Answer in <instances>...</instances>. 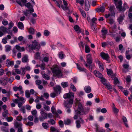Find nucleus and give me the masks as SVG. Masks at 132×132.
<instances>
[{
  "mask_svg": "<svg viewBox=\"0 0 132 132\" xmlns=\"http://www.w3.org/2000/svg\"><path fill=\"white\" fill-rule=\"evenodd\" d=\"M119 4V5H118V7L117 9L120 12H124L129 8L126 2L123 3V6H122V2H120Z\"/></svg>",
  "mask_w": 132,
  "mask_h": 132,
  "instance_id": "7ed1b4c3",
  "label": "nucleus"
},
{
  "mask_svg": "<svg viewBox=\"0 0 132 132\" xmlns=\"http://www.w3.org/2000/svg\"><path fill=\"white\" fill-rule=\"evenodd\" d=\"M25 95L26 97L27 98L30 97V94L28 90H26V91Z\"/></svg>",
  "mask_w": 132,
  "mask_h": 132,
  "instance_id": "864d4df0",
  "label": "nucleus"
},
{
  "mask_svg": "<svg viewBox=\"0 0 132 132\" xmlns=\"http://www.w3.org/2000/svg\"><path fill=\"white\" fill-rule=\"evenodd\" d=\"M47 122L50 124L52 125H54L56 122L53 119H51L50 120H48Z\"/></svg>",
  "mask_w": 132,
  "mask_h": 132,
  "instance_id": "a19ab883",
  "label": "nucleus"
},
{
  "mask_svg": "<svg viewBox=\"0 0 132 132\" xmlns=\"http://www.w3.org/2000/svg\"><path fill=\"white\" fill-rule=\"evenodd\" d=\"M16 2L21 6H24V4H22L21 2L23 3L24 4H26L27 2V1L26 0H16Z\"/></svg>",
  "mask_w": 132,
  "mask_h": 132,
  "instance_id": "6ab92c4d",
  "label": "nucleus"
},
{
  "mask_svg": "<svg viewBox=\"0 0 132 132\" xmlns=\"http://www.w3.org/2000/svg\"><path fill=\"white\" fill-rule=\"evenodd\" d=\"M53 89L54 92L57 94H60L61 93V88L59 85H56L55 87H54Z\"/></svg>",
  "mask_w": 132,
  "mask_h": 132,
  "instance_id": "9b49d317",
  "label": "nucleus"
},
{
  "mask_svg": "<svg viewBox=\"0 0 132 132\" xmlns=\"http://www.w3.org/2000/svg\"><path fill=\"white\" fill-rule=\"evenodd\" d=\"M122 92L123 93L124 95L126 96L128 95L129 93V92L127 90H123Z\"/></svg>",
  "mask_w": 132,
  "mask_h": 132,
  "instance_id": "338daca9",
  "label": "nucleus"
},
{
  "mask_svg": "<svg viewBox=\"0 0 132 132\" xmlns=\"http://www.w3.org/2000/svg\"><path fill=\"white\" fill-rule=\"evenodd\" d=\"M115 9V7L114 5L112 6L111 5L110 6L109 10L110 12L112 13H114V9Z\"/></svg>",
  "mask_w": 132,
  "mask_h": 132,
  "instance_id": "c85d7f7f",
  "label": "nucleus"
},
{
  "mask_svg": "<svg viewBox=\"0 0 132 132\" xmlns=\"http://www.w3.org/2000/svg\"><path fill=\"white\" fill-rule=\"evenodd\" d=\"M35 32L33 28L31 27L29 29V33L33 35Z\"/></svg>",
  "mask_w": 132,
  "mask_h": 132,
  "instance_id": "a18cd8bd",
  "label": "nucleus"
},
{
  "mask_svg": "<svg viewBox=\"0 0 132 132\" xmlns=\"http://www.w3.org/2000/svg\"><path fill=\"white\" fill-rule=\"evenodd\" d=\"M52 0L55 2L57 6L59 7L60 8L61 7L64 11H67L69 10L68 7L67 6H64L62 5L63 2L61 0H59L58 1Z\"/></svg>",
  "mask_w": 132,
  "mask_h": 132,
  "instance_id": "39448f33",
  "label": "nucleus"
},
{
  "mask_svg": "<svg viewBox=\"0 0 132 132\" xmlns=\"http://www.w3.org/2000/svg\"><path fill=\"white\" fill-rule=\"evenodd\" d=\"M78 45L80 48H82V49L84 48V45L83 42L82 41H81L80 43H78Z\"/></svg>",
  "mask_w": 132,
  "mask_h": 132,
  "instance_id": "09e8293b",
  "label": "nucleus"
},
{
  "mask_svg": "<svg viewBox=\"0 0 132 132\" xmlns=\"http://www.w3.org/2000/svg\"><path fill=\"white\" fill-rule=\"evenodd\" d=\"M90 108L88 107L84 108L82 104L79 103L77 109L75 110L76 114L73 117L74 119H76L80 115H86L90 111Z\"/></svg>",
  "mask_w": 132,
  "mask_h": 132,
  "instance_id": "f257e3e1",
  "label": "nucleus"
},
{
  "mask_svg": "<svg viewBox=\"0 0 132 132\" xmlns=\"http://www.w3.org/2000/svg\"><path fill=\"white\" fill-rule=\"evenodd\" d=\"M38 46L37 42L36 40H35L32 42V44L29 45L28 47L30 50H33L35 49Z\"/></svg>",
  "mask_w": 132,
  "mask_h": 132,
  "instance_id": "6e6552de",
  "label": "nucleus"
},
{
  "mask_svg": "<svg viewBox=\"0 0 132 132\" xmlns=\"http://www.w3.org/2000/svg\"><path fill=\"white\" fill-rule=\"evenodd\" d=\"M28 58V55H24L22 59V62L23 63H26L28 62L29 60Z\"/></svg>",
  "mask_w": 132,
  "mask_h": 132,
  "instance_id": "b1692460",
  "label": "nucleus"
},
{
  "mask_svg": "<svg viewBox=\"0 0 132 132\" xmlns=\"http://www.w3.org/2000/svg\"><path fill=\"white\" fill-rule=\"evenodd\" d=\"M80 120H77L76 121V124L77 128H79L81 127L80 125V121H81L83 123L84 122V120L82 119V118L80 117Z\"/></svg>",
  "mask_w": 132,
  "mask_h": 132,
  "instance_id": "f3484780",
  "label": "nucleus"
},
{
  "mask_svg": "<svg viewBox=\"0 0 132 132\" xmlns=\"http://www.w3.org/2000/svg\"><path fill=\"white\" fill-rule=\"evenodd\" d=\"M81 14L82 16L84 18H85L86 17V14L85 12V11L82 10H81L80 11Z\"/></svg>",
  "mask_w": 132,
  "mask_h": 132,
  "instance_id": "4d7b16f0",
  "label": "nucleus"
},
{
  "mask_svg": "<svg viewBox=\"0 0 132 132\" xmlns=\"http://www.w3.org/2000/svg\"><path fill=\"white\" fill-rule=\"evenodd\" d=\"M46 64L44 63H43L40 65V68L41 69L43 70H44L45 69Z\"/></svg>",
  "mask_w": 132,
  "mask_h": 132,
  "instance_id": "79ce46f5",
  "label": "nucleus"
},
{
  "mask_svg": "<svg viewBox=\"0 0 132 132\" xmlns=\"http://www.w3.org/2000/svg\"><path fill=\"white\" fill-rule=\"evenodd\" d=\"M74 29L77 33L79 34L81 32V29L78 25H76L74 26Z\"/></svg>",
  "mask_w": 132,
  "mask_h": 132,
  "instance_id": "5701e85b",
  "label": "nucleus"
},
{
  "mask_svg": "<svg viewBox=\"0 0 132 132\" xmlns=\"http://www.w3.org/2000/svg\"><path fill=\"white\" fill-rule=\"evenodd\" d=\"M49 60V57H45L43 59V60L45 62H48Z\"/></svg>",
  "mask_w": 132,
  "mask_h": 132,
  "instance_id": "680f3d73",
  "label": "nucleus"
},
{
  "mask_svg": "<svg viewBox=\"0 0 132 132\" xmlns=\"http://www.w3.org/2000/svg\"><path fill=\"white\" fill-rule=\"evenodd\" d=\"M40 113L41 114V116L43 117L45 119L47 118V114L46 113H45L44 110L43 109L41 110Z\"/></svg>",
  "mask_w": 132,
  "mask_h": 132,
  "instance_id": "393cba45",
  "label": "nucleus"
},
{
  "mask_svg": "<svg viewBox=\"0 0 132 132\" xmlns=\"http://www.w3.org/2000/svg\"><path fill=\"white\" fill-rule=\"evenodd\" d=\"M84 90L85 92L87 93H90L92 91L91 87L89 86H85L84 88Z\"/></svg>",
  "mask_w": 132,
  "mask_h": 132,
  "instance_id": "a211bd4d",
  "label": "nucleus"
},
{
  "mask_svg": "<svg viewBox=\"0 0 132 132\" xmlns=\"http://www.w3.org/2000/svg\"><path fill=\"white\" fill-rule=\"evenodd\" d=\"M94 73L96 77L100 78H102V77H103L102 74L98 71L95 70L94 71Z\"/></svg>",
  "mask_w": 132,
  "mask_h": 132,
  "instance_id": "4be33fe9",
  "label": "nucleus"
},
{
  "mask_svg": "<svg viewBox=\"0 0 132 132\" xmlns=\"http://www.w3.org/2000/svg\"><path fill=\"white\" fill-rule=\"evenodd\" d=\"M100 79H101V82L104 85L107 83L106 82V80L105 78H103V77H102V78H100Z\"/></svg>",
  "mask_w": 132,
  "mask_h": 132,
  "instance_id": "ea45409f",
  "label": "nucleus"
},
{
  "mask_svg": "<svg viewBox=\"0 0 132 132\" xmlns=\"http://www.w3.org/2000/svg\"><path fill=\"white\" fill-rule=\"evenodd\" d=\"M43 77L45 79L48 80L50 79V77L47 74L44 73L43 75Z\"/></svg>",
  "mask_w": 132,
  "mask_h": 132,
  "instance_id": "e433bc0d",
  "label": "nucleus"
},
{
  "mask_svg": "<svg viewBox=\"0 0 132 132\" xmlns=\"http://www.w3.org/2000/svg\"><path fill=\"white\" fill-rule=\"evenodd\" d=\"M76 2L77 3H79L82 6L84 4V0H77L76 1Z\"/></svg>",
  "mask_w": 132,
  "mask_h": 132,
  "instance_id": "58836bf2",
  "label": "nucleus"
},
{
  "mask_svg": "<svg viewBox=\"0 0 132 132\" xmlns=\"http://www.w3.org/2000/svg\"><path fill=\"white\" fill-rule=\"evenodd\" d=\"M85 45V52L86 53H89L90 51L89 46L87 45Z\"/></svg>",
  "mask_w": 132,
  "mask_h": 132,
  "instance_id": "c756f323",
  "label": "nucleus"
},
{
  "mask_svg": "<svg viewBox=\"0 0 132 132\" xmlns=\"http://www.w3.org/2000/svg\"><path fill=\"white\" fill-rule=\"evenodd\" d=\"M18 27L21 29H23L24 27L23 24L22 22H19L18 23Z\"/></svg>",
  "mask_w": 132,
  "mask_h": 132,
  "instance_id": "cd10ccee",
  "label": "nucleus"
},
{
  "mask_svg": "<svg viewBox=\"0 0 132 132\" xmlns=\"http://www.w3.org/2000/svg\"><path fill=\"white\" fill-rule=\"evenodd\" d=\"M96 132H105V131L102 128H100L97 127L96 129Z\"/></svg>",
  "mask_w": 132,
  "mask_h": 132,
  "instance_id": "37998d69",
  "label": "nucleus"
},
{
  "mask_svg": "<svg viewBox=\"0 0 132 132\" xmlns=\"http://www.w3.org/2000/svg\"><path fill=\"white\" fill-rule=\"evenodd\" d=\"M50 34V32L47 30H44V35L46 36H48Z\"/></svg>",
  "mask_w": 132,
  "mask_h": 132,
  "instance_id": "3c124183",
  "label": "nucleus"
},
{
  "mask_svg": "<svg viewBox=\"0 0 132 132\" xmlns=\"http://www.w3.org/2000/svg\"><path fill=\"white\" fill-rule=\"evenodd\" d=\"M101 32L102 34V38L104 39L105 38H106V35L108 33L107 29L105 28H103L101 30Z\"/></svg>",
  "mask_w": 132,
  "mask_h": 132,
  "instance_id": "f8f14e48",
  "label": "nucleus"
},
{
  "mask_svg": "<svg viewBox=\"0 0 132 132\" xmlns=\"http://www.w3.org/2000/svg\"><path fill=\"white\" fill-rule=\"evenodd\" d=\"M14 62L13 61H10L9 59H7L6 61V64L8 67L12 66L13 65Z\"/></svg>",
  "mask_w": 132,
  "mask_h": 132,
  "instance_id": "2eb2a0df",
  "label": "nucleus"
},
{
  "mask_svg": "<svg viewBox=\"0 0 132 132\" xmlns=\"http://www.w3.org/2000/svg\"><path fill=\"white\" fill-rule=\"evenodd\" d=\"M22 125V123H19L17 121L15 122L14 123V126L16 128H18L17 132H23Z\"/></svg>",
  "mask_w": 132,
  "mask_h": 132,
  "instance_id": "423d86ee",
  "label": "nucleus"
},
{
  "mask_svg": "<svg viewBox=\"0 0 132 132\" xmlns=\"http://www.w3.org/2000/svg\"><path fill=\"white\" fill-rule=\"evenodd\" d=\"M19 101H22V102L23 103L25 102L26 99L25 98H24L23 97H22L19 98Z\"/></svg>",
  "mask_w": 132,
  "mask_h": 132,
  "instance_id": "0e129e2a",
  "label": "nucleus"
},
{
  "mask_svg": "<svg viewBox=\"0 0 132 132\" xmlns=\"http://www.w3.org/2000/svg\"><path fill=\"white\" fill-rule=\"evenodd\" d=\"M42 125L45 129H48V124L46 122L42 123Z\"/></svg>",
  "mask_w": 132,
  "mask_h": 132,
  "instance_id": "f704fd0d",
  "label": "nucleus"
},
{
  "mask_svg": "<svg viewBox=\"0 0 132 132\" xmlns=\"http://www.w3.org/2000/svg\"><path fill=\"white\" fill-rule=\"evenodd\" d=\"M123 16H124L121 15L118 18L117 20L119 24H121L123 20L124 19Z\"/></svg>",
  "mask_w": 132,
  "mask_h": 132,
  "instance_id": "bb28decb",
  "label": "nucleus"
},
{
  "mask_svg": "<svg viewBox=\"0 0 132 132\" xmlns=\"http://www.w3.org/2000/svg\"><path fill=\"white\" fill-rule=\"evenodd\" d=\"M1 30L4 33L7 32L8 29L7 28H6L5 27L2 26L0 28Z\"/></svg>",
  "mask_w": 132,
  "mask_h": 132,
  "instance_id": "7c9ffc66",
  "label": "nucleus"
},
{
  "mask_svg": "<svg viewBox=\"0 0 132 132\" xmlns=\"http://www.w3.org/2000/svg\"><path fill=\"white\" fill-rule=\"evenodd\" d=\"M61 85L64 88L67 87L68 86V82H63L61 84Z\"/></svg>",
  "mask_w": 132,
  "mask_h": 132,
  "instance_id": "4c0bfd02",
  "label": "nucleus"
},
{
  "mask_svg": "<svg viewBox=\"0 0 132 132\" xmlns=\"http://www.w3.org/2000/svg\"><path fill=\"white\" fill-rule=\"evenodd\" d=\"M87 62L89 64H91L92 62V58L90 54H88L86 56Z\"/></svg>",
  "mask_w": 132,
  "mask_h": 132,
  "instance_id": "4468645a",
  "label": "nucleus"
},
{
  "mask_svg": "<svg viewBox=\"0 0 132 132\" xmlns=\"http://www.w3.org/2000/svg\"><path fill=\"white\" fill-rule=\"evenodd\" d=\"M5 51L6 52H9L10 51L11 49V46L9 45H7L5 46Z\"/></svg>",
  "mask_w": 132,
  "mask_h": 132,
  "instance_id": "49530a36",
  "label": "nucleus"
},
{
  "mask_svg": "<svg viewBox=\"0 0 132 132\" xmlns=\"http://www.w3.org/2000/svg\"><path fill=\"white\" fill-rule=\"evenodd\" d=\"M51 111L53 113L57 115V114L56 112V110L54 106H53L51 108Z\"/></svg>",
  "mask_w": 132,
  "mask_h": 132,
  "instance_id": "de8ad7c7",
  "label": "nucleus"
},
{
  "mask_svg": "<svg viewBox=\"0 0 132 132\" xmlns=\"http://www.w3.org/2000/svg\"><path fill=\"white\" fill-rule=\"evenodd\" d=\"M100 56L103 60L108 61L109 59V57L108 53H105L103 52H101L100 54Z\"/></svg>",
  "mask_w": 132,
  "mask_h": 132,
  "instance_id": "1a4fd4ad",
  "label": "nucleus"
},
{
  "mask_svg": "<svg viewBox=\"0 0 132 132\" xmlns=\"http://www.w3.org/2000/svg\"><path fill=\"white\" fill-rule=\"evenodd\" d=\"M113 1L116 8L118 7V5H119V3L120 2H122L121 0H113Z\"/></svg>",
  "mask_w": 132,
  "mask_h": 132,
  "instance_id": "72a5a7b5",
  "label": "nucleus"
},
{
  "mask_svg": "<svg viewBox=\"0 0 132 132\" xmlns=\"http://www.w3.org/2000/svg\"><path fill=\"white\" fill-rule=\"evenodd\" d=\"M59 57L61 59H62L65 56V55L63 53V52L62 51H61L60 52L59 54Z\"/></svg>",
  "mask_w": 132,
  "mask_h": 132,
  "instance_id": "a878e982",
  "label": "nucleus"
},
{
  "mask_svg": "<svg viewBox=\"0 0 132 132\" xmlns=\"http://www.w3.org/2000/svg\"><path fill=\"white\" fill-rule=\"evenodd\" d=\"M23 119V118L21 115H19V116L16 118V119L19 121H21Z\"/></svg>",
  "mask_w": 132,
  "mask_h": 132,
  "instance_id": "052dcab7",
  "label": "nucleus"
},
{
  "mask_svg": "<svg viewBox=\"0 0 132 132\" xmlns=\"http://www.w3.org/2000/svg\"><path fill=\"white\" fill-rule=\"evenodd\" d=\"M78 69L80 72H84L85 73H87V70L85 68L82 67L80 66L79 64L78 63H76Z\"/></svg>",
  "mask_w": 132,
  "mask_h": 132,
  "instance_id": "ddd939ff",
  "label": "nucleus"
},
{
  "mask_svg": "<svg viewBox=\"0 0 132 132\" xmlns=\"http://www.w3.org/2000/svg\"><path fill=\"white\" fill-rule=\"evenodd\" d=\"M104 86L107 88L108 90L112 89V85L109 83H107L105 84Z\"/></svg>",
  "mask_w": 132,
  "mask_h": 132,
  "instance_id": "2f4dec72",
  "label": "nucleus"
},
{
  "mask_svg": "<svg viewBox=\"0 0 132 132\" xmlns=\"http://www.w3.org/2000/svg\"><path fill=\"white\" fill-rule=\"evenodd\" d=\"M114 83L115 85L117 84H119V81L118 79L117 78L115 77L114 78Z\"/></svg>",
  "mask_w": 132,
  "mask_h": 132,
  "instance_id": "13d9d810",
  "label": "nucleus"
},
{
  "mask_svg": "<svg viewBox=\"0 0 132 132\" xmlns=\"http://www.w3.org/2000/svg\"><path fill=\"white\" fill-rule=\"evenodd\" d=\"M7 120L8 122L12 121L13 120V118L12 117H7Z\"/></svg>",
  "mask_w": 132,
  "mask_h": 132,
  "instance_id": "69168bd1",
  "label": "nucleus"
},
{
  "mask_svg": "<svg viewBox=\"0 0 132 132\" xmlns=\"http://www.w3.org/2000/svg\"><path fill=\"white\" fill-rule=\"evenodd\" d=\"M122 120L125 127L127 128H128L129 127L128 124V121L126 117L124 116H122Z\"/></svg>",
  "mask_w": 132,
  "mask_h": 132,
  "instance_id": "dca6fc26",
  "label": "nucleus"
},
{
  "mask_svg": "<svg viewBox=\"0 0 132 132\" xmlns=\"http://www.w3.org/2000/svg\"><path fill=\"white\" fill-rule=\"evenodd\" d=\"M44 109L47 111H48L50 110V108L49 107L46 105H44Z\"/></svg>",
  "mask_w": 132,
  "mask_h": 132,
  "instance_id": "774afa93",
  "label": "nucleus"
},
{
  "mask_svg": "<svg viewBox=\"0 0 132 132\" xmlns=\"http://www.w3.org/2000/svg\"><path fill=\"white\" fill-rule=\"evenodd\" d=\"M50 130L52 132H59V131L55 128L53 126H51L50 127Z\"/></svg>",
  "mask_w": 132,
  "mask_h": 132,
  "instance_id": "c9c22d12",
  "label": "nucleus"
},
{
  "mask_svg": "<svg viewBox=\"0 0 132 132\" xmlns=\"http://www.w3.org/2000/svg\"><path fill=\"white\" fill-rule=\"evenodd\" d=\"M59 125L61 127H62L64 126L63 122L61 120H60L59 122Z\"/></svg>",
  "mask_w": 132,
  "mask_h": 132,
  "instance_id": "5fc2aeb1",
  "label": "nucleus"
},
{
  "mask_svg": "<svg viewBox=\"0 0 132 132\" xmlns=\"http://www.w3.org/2000/svg\"><path fill=\"white\" fill-rule=\"evenodd\" d=\"M14 25V24L12 22H10L9 24L8 29H11Z\"/></svg>",
  "mask_w": 132,
  "mask_h": 132,
  "instance_id": "603ef678",
  "label": "nucleus"
},
{
  "mask_svg": "<svg viewBox=\"0 0 132 132\" xmlns=\"http://www.w3.org/2000/svg\"><path fill=\"white\" fill-rule=\"evenodd\" d=\"M98 64L99 67L100 69L101 70H104V68L102 63H100V62L99 61H98Z\"/></svg>",
  "mask_w": 132,
  "mask_h": 132,
  "instance_id": "c03bdc74",
  "label": "nucleus"
},
{
  "mask_svg": "<svg viewBox=\"0 0 132 132\" xmlns=\"http://www.w3.org/2000/svg\"><path fill=\"white\" fill-rule=\"evenodd\" d=\"M25 6L28 9V10L26 9L23 11L24 14L26 16H29L30 13L34 12L33 6L30 2H28L25 5Z\"/></svg>",
  "mask_w": 132,
  "mask_h": 132,
  "instance_id": "f03ea898",
  "label": "nucleus"
},
{
  "mask_svg": "<svg viewBox=\"0 0 132 132\" xmlns=\"http://www.w3.org/2000/svg\"><path fill=\"white\" fill-rule=\"evenodd\" d=\"M73 102V99H70L66 101H64V107L66 108H70L72 106Z\"/></svg>",
  "mask_w": 132,
  "mask_h": 132,
  "instance_id": "0eeeda50",
  "label": "nucleus"
},
{
  "mask_svg": "<svg viewBox=\"0 0 132 132\" xmlns=\"http://www.w3.org/2000/svg\"><path fill=\"white\" fill-rule=\"evenodd\" d=\"M96 10L97 12L103 13L105 10V7L104 6H101L96 9Z\"/></svg>",
  "mask_w": 132,
  "mask_h": 132,
  "instance_id": "aec40b11",
  "label": "nucleus"
},
{
  "mask_svg": "<svg viewBox=\"0 0 132 132\" xmlns=\"http://www.w3.org/2000/svg\"><path fill=\"white\" fill-rule=\"evenodd\" d=\"M74 94H70L68 93H66L64 94L63 95V98H64L67 99L68 98V100H69L70 99H73L74 98Z\"/></svg>",
  "mask_w": 132,
  "mask_h": 132,
  "instance_id": "9d476101",
  "label": "nucleus"
},
{
  "mask_svg": "<svg viewBox=\"0 0 132 132\" xmlns=\"http://www.w3.org/2000/svg\"><path fill=\"white\" fill-rule=\"evenodd\" d=\"M107 72L108 75L109 76L111 75L113 73L112 70L110 69H107Z\"/></svg>",
  "mask_w": 132,
  "mask_h": 132,
  "instance_id": "8fccbe9b",
  "label": "nucleus"
},
{
  "mask_svg": "<svg viewBox=\"0 0 132 132\" xmlns=\"http://www.w3.org/2000/svg\"><path fill=\"white\" fill-rule=\"evenodd\" d=\"M97 20V19L95 17L93 18L92 19L90 24H94L95 23V21Z\"/></svg>",
  "mask_w": 132,
  "mask_h": 132,
  "instance_id": "6e6d98bb",
  "label": "nucleus"
},
{
  "mask_svg": "<svg viewBox=\"0 0 132 132\" xmlns=\"http://www.w3.org/2000/svg\"><path fill=\"white\" fill-rule=\"evenodd\" d=\"M92 103L90 101H88L86 102L85 106H90L92 105Z\"/></svg>",
  "mask_w": 132,
  "mask_h": 132,
  "instance_id": "e2e57ef3",
  "label": "nucleus"
},
{
  "mask_svg": "<svg viewBox=\"0 0 132 132\" xmlns=\"http://www.w3.org/2000/svg\"><path fill=\"white\" fill-rule=\"evenodd\" d=\"M7 78L5 79L1 78V84L3 86L6 85L8 83Z\"/></svg>",
  "mask_w": 132,
  "mask_h": 132,
  "instance_id": "412c9836",
  "label": "nucleus"
},
{
  "mask_svg": "<svg viewBox=\"0 0 132 132\" xmlns=\"http://www.w3.org/2000/svg\"><path fill=\"white\" fill-rule=\"evenodd\" d=\"M113 106L112 108L113 110L114 113H117L119 111V110L118 109L116 108L114 103H113Z\"/></svg>",
  "mask_w": 132,
  "mask_h": 132,
  "instance_id": "473e14b6",
  "label": "nucleus"
},
{
  "mask_svg": "<svg viewBox=\"0 0 132 132\" xmlns=\"http://www.w3.org/2000/svg\"><path fill=\"white\" fill-rule=\"evenodd\" d=\"M71 123V120L69 119H68L64 122L65 125H69Z\"/></svg>",
  "mask_w": 132,
  "mask_h": 132,
  "instance_id": "bf43d9fd",
  "label": "nucleus"
},
{
  "mask_svg": "<svg viewBox=\"0 0 132 132\" xmlns=\"http://www.w3.org/2000/svg\"><path fill=\"white\" fill-rule=\"evenodd\" d=\"M52 72L58 78L61 77L62 72L61 70L57 67H55L51 69Z\"/></svg>",
  "mask_w": 132,
  "mask_h": 132,
  "instance_id": "20e7f679",
  "label": "nucleus"
}]
</instances>
